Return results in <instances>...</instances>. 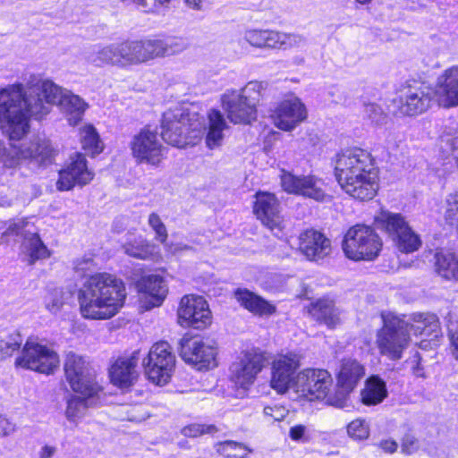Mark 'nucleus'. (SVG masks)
<instances>
[{
	"mask_svg": "<svg viewBox=\"0 0 458 458\" xmlns=\"http://www.w3.org/2000/svg\"><path fill=\"white\" fill-rule=\"evenodd\" d=\"M148 225L155 233V239L161 243H165L168 238V233L160 216L156 212L150 213L148 217Z\"/></svg>",
	"mask_w": 458,
	"mask_h": 458,
	"instance_id": "46",
	"label": "nucleus"
},
{
	"mask_svg": "<svg viewBox=\"0 0 458 458\" xmlns=\"http://www.w3.org/2000/svg\"><path fill=\"white\" fill-rule=\"evenodd\" d=\"M65 416L68 420L76 422L82 419L88 411V403H67Z\"/></svg>",
	"mask_w": 458,
	"mask_h": 458,
	"instance_id": "51",
	"label": "nucleus"
},
{
	"mask_svg": "<svg viewBox=\"0 0 458 458\" xmlns=\"http://www.w3.org/2000/svg\"><path fill=\"white\" fill-rule=\"evenodd\" d=\"M64 304V292L62 289H53L45 297V305L51 313H56Z\"/></svg>",
	"mask_w": 458,
	"mask_h": 458,
	"instance_id": "49",
	"label": "nucleus"
},
{
	"mask_svg": "<svg viewBox=\"0 0 458 458\" xmlns=\"http://www.w3.org/2000/svg\"><path fill=\"white\" fill-rule=\"evenodd\" d=\"M54 149L47 139L35 138L21 147L23 159H30L41 165L50 162Z\"/></svg>",
	"mask_w": 458,
	"mask_h": 458,
	"instance_id": "32",
	"label": "nucleus"
},
{
	"mask_svg": "<svg viewBox=\"0 0 458 458\" xmlns=\"http://www.w3.org/2000/svg\"><path fill=\"white\" fill-rule=\"evenodd\" d=\"M21 159V148H17L10 140L0 141V165L3 168H15Z\"/></svg>",
	"mask_w": 458,
	"mask_h": 458,
	"instance_id": "40",
	"label": "nucleus"
},
{
	"mask_svg": "<svg viewBox=\"0 0 458 458\" xmlns=\"http://www.w3.org/2000/svg\"><path fill=\"white\" fill-rule=\"evenodd\" d=\"M383 326L377 333L376 344L381 355L400 360L410 344L409 323L392 312L381 314Z\"/></svg>",
	"mask_w": 458,
	"mask_h": 458,
	"instance_id": "7",
	"label": "nucleus"
},
{
	"mask_svg": "<svg viewBox=\"0 0 458 458\" xmlns=\"http://www.w3.org/2000/svg\"><path fill=\"white\" fill-rule=\"evenodd\" d=\"M280 179L281 186L287 193L303 196L318 201H323L327 197L323 181L314 175H295L282 170Z\"/></svg>",
	"mask_w": 458,
	"mask_h": 458,
	"instance_id": "17",
	"label": "nucleus"
},
{
	"mask_svg": "<svg viewBox=\"0 0 458 458\" xmlns=\"http://www.w3.org/2000/svg\"><path fill=\"white\" fill-rule=\"evenodd\" d=\"M266 417H270L274 421H280L288 414V409L280 403H273L264 408Z\"/></svg>",
	"mask_w": 458,
	"mask_h": 458,
	"instance_id": "54",
	"label": "nucleus"
},
{
	"mask_svg": "<svg viewBox=\"0 0 458 458\" xmlns=\"http://www.w3.org/2000/svg\"><path fill=\"white\" fill-rule=\"evenodd\" d=\"M217 451L230 458H245L250 452L245 445L234 441H225L220 443Z\"/></svg>",
	"mask_w": 458,
	"mask_h": 458,
	"instance_id": "43",
	"label": "nucleus"
},
{
	"mask_svg": "<svg viewBox=\"0 0 458 458\" xmlns=\"http://www.w3.org/2000/svg\"><path fill=\"white\" fill-rule=\"evenodd\" d=\"M94 178V173L88 167L85 157L76 153L70 157L65 168L60 171L56 187L59 191H70L75 185L84 186Z\"/></svg>",
	"mask_w": 458,
	"mask_h": 458,
	"instance_id": "22",
	"label": "nucleus"
},
{
	"mask_svg": "<svg viewBox=\"0 0 458 458\" xmlns=\"http://www.w3.org/2000/svg\"><path fill=\"white\" fill-rule=\"evenodd\" d=\"M364 115L370 120L371 123L376 124H381L386 120V114L382 108L374 103L365 105Z\"/></svg>",
	"mask_w": 458,
	"mask_h": 458,
	"instance_id": "53",
	"label": "nucleus"
},
{
	"mask_svg": "<svg viewBox=\"0 0 458 458\" xmlns=\"http://www.w3.org/2000/svg\"><path fill=\"white\" fill-rule=\"evenodd\" d=\"M8 235H21V253L26 256L29 264L32 265L37 260L47 259L50 252L41 241L38 228L33 222L21 218L9 223L6 230L2 233L1 241L4 242Z\"/></svg>",
	"mask_w": 458,
	"mask_h": 458,
	"instance_id": "12",
	"label": "nucleus"
},
{
	"mask_svg": "<svg viewBox=\"0 0 458 458\" xmlns=\"http://www.w3.org/2000/svg\"><path fill=\"white\" fill-rule=\"evenodd\" d=\"M64 374L71 388L85 399L106 397L102 386L97 380V374L89 362L73 352L66 354Z\"/></svg>",
	"mask_w": 458,
	"mask_h": 458,
	"instance_id": "8",
	"label": "nucleus"
},
{
	"mask_svg": "<svg viewBox=\"0 0 458 458\" xmlns=\"http://www.w3.org/2000/svg\"><path fill=\"white\" fill-rule=\"evenodd\" d=\"M411 363L412 372L416 377H425L424 369L421 366V357L419 353H416L412 357Z\"/></svg>",
	"mask_w": 458,
	"mask_h": 458,
	"instance_id": "57",
	"label": "nucleus"
},
{
	"mask_svg": "<svg viewBox=\"0 0 458 458\" xmlns=\"http://www.w3.org/2000/svg\"><path fill=\"white\" fill-rule=\"evenodd\" d=\"M332 386V376L326 369H306L296 377V392L306 401L324 400Z\"/></svg>",
	"mask_w": 458,
	"mask_h": 458,
	"instance_id": "15",
	"label": "nucleus"
},
{
	"mask_svg": "<svg viewBox=\"0 0 458 458\" xmlns=\"http://www.w3.org/2000/svg\"><path fill=\"white\" fill-rule=\"evenodd\" d=\"M161 129V136L165 142L184 148L199 140L205 127L198 112L177 106L164 113Z\"/></svg>",
	"mask_w": 458,
	"mask_h": 458,
	"instance_id": "5",
	"label": "nucleus"
},
{
	"mask_svg": "<svg viewBox=\"0 0 458 458\" xmlns=\"http://www.w3.org/2000/svg\"><path fill=\"white\" fill-rule=\"evenodd\" d=\"M180 345L182 359L197 369L200 370L216 366L217 347L213 340L198 336L183 337Z\"/></svg>",
	"mask_w": 458,
	"mask_h": 458,
	"instance_id": "14",
	"label": "nucleus"
},
{
	"mask_svg": "<svg viewBox=\"0 0 458 458\" xmlns=\"http://www.w3.org/2000/svg\"><path fill=\"white\" fill-rule=\"evenodd\" d=\"M308 312L313 319L329 328H334L340 323V311L332 300L318 299L311 302Z\"/></svg>",
	"mask_w": 458,
	"mask_h": 458,
	"instance_id": "30",
	"label": "nucleus"
},
{
	"mask_svg": "<svg viewBox=\"0 0 458 458\" xmlns=\"http://www.w3.org/2000/svg\"><path fill=\"white\" fill-rule=\"evenodd\" d=\"M267 83L250 81L240 89H227L221 96L222 107L230 122L250 123L257 117V106Z\"/></svg>",
	"mask_w": 458,
	"mask_h": 458,
	"instance_id": "6",
	"label": "nucleus"
},
{
	"mask_svg": "<svg viewBox=\"0 0 458 458\" xmlns=\"http://www.w3.org/2000/svg\"><path fill=\"white\" fill-rule=\"evenodd\" d=\"M148 416H145V415H139V416H132L131 417L129 420H136V421H141V420H144L146 418H148Z\"/></svg>",
	"mask_w": 458,
	"mask_h": 458,
	"instance_id": "63",
	"label": "nucleus"
},
{
	"mask_svg": "<svg viewBox=\"0 0 458 458\" xmlns=\"http://www.w3.org/2000/svg\"><path fill=\"white\" fill-rule=\"evenodd\" d=\"M446 319L452 354L458 360V318L452 314H448Z\"/></svg>",
	"mask_w": 458,
	"mask_h": 458,
	"instance_id": "48",
	"label": "nucleus"
},
{
	"mask_svg": "<svg viewBox=\"0 0 458 458\" xmlns=\"http://www.w3.org/2000/svg\"><path fill=\"white\" fill-rule=\"evenodd\" d=\"M17 429L16 424L0 415V437H8Z\"/></svg>",
	"mask_w": 458,
	"mask_h": 458,
	"instance_id": "56",
	"label": "nucleus"
},
{
	"mask_svg": "<svg viewBox=\"0 0 458 458\" xmlns=\"http://www.w3.org/2000/svg\"><path fill=\"white\" fill-rule=\"evenodd\" d=\"M52 105H59L70 125H77L88 105L78 95L50 80L30 75L25 85L14 83L0 89V130L11 140H20L30 130V118L42 119Z\"/></svg>",
	"mask_w": 458,
	"mask_h": 458,
	"instance_id": "1",
	"label": "nucleus"
},
{
	"mask_svg": "<svg viewBox=\"0 0 458 458\" xmlns=\"http://www.w3.org/2000/svg\"><path fill=\"white\" fill-rule=\"evenodd\" d=\"M409 331L417 335L437 337L440 331L437 317L432 313H415L411 318Z\"/></svg>",
	"mask_w": 458,
	"mask_h": 458,
	"instance_id": "33",
	"label": "nucleus"
},
{
	"mask_svg": "<svg viewBox=\"0 0 458 458\" xmlns=\"http://www.w3.org/2000/svg\"><path fill=\"white\" fill-rule=\"evenodd\" d=\"M364 367L356 360L344 359L342 360L337 375V386L344 393L352 392L360 379L364 376Z\"/></svg>",
	"mask_w": 458,
	"mask_h": 458,
	"instance_id": "31",
	"label": "nucleus"
},
{
	"mask_svg": "<svg viewBox=\"0 0 458 458\" xmlns=\"http://www.w3.org/2000/svg\"><path fill=\"white\" fill-rule=\"evenodd\" d=\"M204 124L203 136L205 135L206 146L209 149H215L222 146L225 138V131L227 129L226 122L220 111L211 109L208 113V125L204 117L200 116Z\"/></svg>",
	"mask_w": 458,
	"mask_h": 458,
	"instance_id": "28",
	"label": "nucleus"
},
{
	"mask_svg": "<svg viewBox=\"0 0 458 458\" xmlns=\"http://www.w3.org/2000/svg\"><path fill=\"white\" fill-rule=\"evenodd\" d=\"M335 174L343 191L355 199H372L378 191V170L372 155L352 148L338 155Z\"/></svg>",
	"mask_w": 458,
	"mask_h": 458,
	"instance_id": "4",
	"label": "nucleus"
},
{
	"mask_svg": "<svg viewBox=\"0 0 458 458\" xmlns=\"http://www.w3.org/2000/svg\"><path fill=\"white\" fill-rule=\"evenodd\" d=\"M133 157L139 163L157 165L165 157V148L156 131L148 127L135 134L130 143Z\"/></svg>",
	"mask_w": 458,
	"mask_h": 458,
	"instance_id": "16",
	"label": "nucleus"
},
{
	"mask_svg": "<svg viewBox=\"0 0 458 458\" xmlns=\"http://www.w3.org/2000/svg\"><path fill=\"white\" fill-rule=\"evenodd\" d=\"M185 48V43L178 39L125 40L95 46L87 54L86 60L99 68L111 65L127 69L157 57L181 53Z\"/></svg>",
	"mask_w": 458,
	"mask_h": 458,
	"instance_id": "2",
	"label": "nucleus"
},
{
	"mask_svg": "<svg viewBox=\"0 0 458 458\" xmlns=\"http://www.w3.org/2000/svg\"><path fill=\"white\" fill-rule=\"evenodd\" d=\"M56 453V447L46 445L38 452L39 458H53Z\"/></svg>",
	"mask_w": 458,
	"mask_h": 458,
	"instance_id": "60",
	"label": "nucleus"
},
{
	"mask_svg": "<svg viewBox=\"0 0 458 458\" xmlns=\"http://www.w3.org/2000/svg\"><path fill=\"white\" fill-rule=\"evenodd\" d=\"M22 343L21 335L19 333H13L0 340V354L3 358L11 356L17 351Z\"/></svg>",
	"mask_w": 458,
	"mask_h": 458,
	"instance_id": "47",
	"label": "nucleus"
},
{
	"mask_svg": "<svg viewBox=\"0 0 458 458\" xmlns=\"http://www.w3.org/2000/svg\"><path fill=\"white\" fill-rule=\"evenodd\" d=\"M276 30H248L244 33V39L257 48L275 49Z\"/></svg>",
	"mask_w": 458,
	"mask_h": 458,
	"instance_id": "37",
	"label": "nucleus"
},
{
	"mask_svg": "<svg viewBox=\"0 0 458 458\" xmlns=\"http://www.w3.org/2000/svg\"><path fill=\"white\" fill-rule=\"evenodd\" d=\"M137 288L145 296L147 309L160 306L168 293L164 277L156 274L142 276L137 283Z\"/></svg>",
	"mask_w": 458,
	"mask_h": 458,
	"instance_id": "26",
	"label": "nucleus"
},
{
	"mask_svg": "<svg viewBox=\"0 0 458 458\" xmlns=\"http://www.w3.org/2000/svg\"><path fill=\"white\" fill-rule=\"evenodd\" d=\"M178 319L183 327L202 329L211 324V311L203 297L185 295L180 302Z\"/></svg>",
	"mask_w": 458,
	"mask_h": 458,
	"instance_id": "19",
	"label": "nucleus"
},
{
	"mask_svg": "<svg viewBox=\"0 0 458 458\" xmlns=\"http://www.w3.org/2000/svg\"><path fill=\"white\" fill-rule=\"evenodd\" d=\"M305 45L306 38L302 35L276 30L275 49L287 50L300 48L303 47Z\"/></svg>",
	"mask_w": 458,
	"mask_h": 458,
	"instance_id": "42",
	"label": "nucleus"
},
{
	"mask_svg": "<svg viewBox=\"0 0 458 458\" xmlns=\"http://www.w3.org/2000/svg\"><path fill=\"white\" fill-rule=\"evenodd\" d=\"M60 365L57 352L51 347L33 339L25 343L21 355L15 360V366L38 373L53 374Z\"/></svg>",
	"mask_w": 458,
	"mask_h": 458,
	"instance_id": "10",
	"label": "nucleus"
},
{
	"mask_svg": "<svg viewBox=\"0 0 458 458\" xmlns=\"http://www.w3.org/2000/svg\"><path fill=\"white\" fill-rule=\"evenodd\" d=\"M138 352L130 357L117 359L109 369V377L112 384L122 390H129L137 381L139 373L137 365Z\"/></svg>",
	"mask_w": 458,
	"mask_h": 458,
	"instance_id": "24",
	"label": "nucleus"
},
{
	"mask_svg": "<svg viewBox=\"0 0 458 458\" xmlns=\"http://www.w3.org/2000/svg\"><path fill=\"white\" fill-rule=\"evenodd\" d=\"M166 251H168L169 253L171 254H176L180 251H182V250H189L190 247L186 244H182V243H173V242H167V241L165 242V243H162Z\"/></svg>",
	"mask_w": 458,
	"mask_h": 458,
	"instance_id": "58",
	"label": "nucleus"
},
{
	"mask_svg": "<svg viewBox=\"0 0 458 458\" xmlns=\"http://www.w3.org/2000/svg\"><path fill=\"white\" fill-rule=\"evenodd\" d=\"M438 105L444 107L458 106V65L443 72L437 78Z\"/></svg>",
	"mask_w": 458,
	"mask_h": 458,
	"instance_id": "27",
	"label": "nucleus"
},
{
	"mask_svg": "<svg viewBox=\"0 0 458 458\" xmlns=\"http://www.w3.org/2000/svg\"><path fill=\"white\" fill-rule=\"evenodd\" d=\"M379 446L386 453L393 454L397 449V443L394 440L386 439L379 443Z\"/></svg>",
	"mask_w": 458,
	"mask_h": 458,
	"instance_id": "59",
	"label": "nucleus"
},
{
	"mask_svg": "<svg viewBox=\"0 0 458 458\" xmlns=\"http://www.w3.org/2000/svg\"><path fill=\"white\" fill-rule=\"evenodd\" d=\"M397 249L404 253H411L419 250L421 241L417 233L411 228L407 232L401 233L398 237L393 240Z\"/></svg>",
	"mask_w": 458,
	"mask_h": 458,
	"instance_id": "41",
	"label": "nucleus"
},
{
	"mask_svg": "<svg viewBox=\"0 0 458 458\" xmlns=\"http://www.w3.org/2000/svg\"><path fill=\"white\" fill-rule=\"evenodd\" d=\"M126 295L122 279L106 272L94 274L86 278L78 291L81 314L87 319H109L123 307Z\"/></svg>",
	"mask_w": 458,
	"mask_h": 458,
	"instance_id": "3",
	"label": "nucleus"
},
{
	"mask_svg": "<svg viewBox=\"0 0 458 458\" xmlns=\"http://www.w3.org/2000/svg\"><path fill=\"white\" fill-rule=\"evenodd\" d=\"M376 221L392 241L398 237L401 233H405L411 228L405 218L397 213L382 211L376 217Z\"/></svg>",
	"mask_w": 458,
	"mask_h": 458,
	"instance_id": "34",
	"label": "nucleus"
},
{
	"mask_svg": "<svg viewBox=\"0 0 458 458\" xmlns=\"http://www.w3.org/2000/svg\"><path fill=\"white\" fill-rule=\"evenodd\" d=\"M307 109L297 97L281 101L271 114L276 127L291 131L307 118Z\"/></svg>",
	"mask_w": 458,
	"mask_h": 458,
	"instance_id": "21",
	"label": "nucleus"
},
{
	"mask_svg": "<svg viewBox=\"0 0 458 458\" xmlns=\"http://www.w3.org/2000/svg\"><path fill=\"white\" fill-rule=\"evenodd\" d=\"M185 4L191 9L200 10L202 1L201 0H184Z\"/></svg>",
	"mask_w": 458,
	"mask_h": 458,
	"instance_id": "62",
	"label": "nucleus"
},
{
	"mask_svg": "<svg viewBox=\"0 0 458 458\" xmlns=\"http://www.w3.org/2000/svg\"><path fill=\"white\" fill-rule=\"evenodd\" d=\"M445 220L451 226L458 228V195L450 196L446 199Z\"/></svg>",
	"mask_w": 458,
	"mask_h": 458,
	"instance_id": "50",
	"label": "nucleus"
},
{
	"mask_svg": "<svg viewBox=\"0 0 458 458\" xmlns=\"http://www.w3.org/2000/svg\"><path fill=\"white\" fill-rule=\"evenodd\" d=\"M142 365L148 379L157 385L166 384L175 367V356L167 342H158L152 345Z\"/></svg>",
	"mask_w": 458,
	"mask_h": 458,
	"instance_id": "13",
	"label": "nucleus"
},
{
	"mask_svg": "<svg viewBox=\"0 0 458 458\" xmlns=\"http://www.w3.org/2000/svg\"><path fill=\"white\" fill-rule=\"evenodd\" d=\"M435 271L445 280L458 281V258L450 251H437L435 254Z\"/></svg>",
	"mask_w": 458,
	"mask_h": 458,
	"instance_id": "36",
	"label": "nucleus"
},
{
	"mask_svg": "<svg viewBox=\"0 0 458 458\" xmlns=\"http://www.w3.org/2000/svg\"><path fill=\"white\" fill-rule=\"evenodd\" d=\"M217 431L215 425L192 424L182 429V434L189 437H197L202 434H214Z\"/></svg>",
	"mask_w": 458,
	"mask_h": 458,
	"instance_id": "52",
	"label": "nucleus"
},
{
	"mask_svg": "<svg viewBox=\"0 0 458 458\" xmlns=\"http://www.w3.org/2000/svg\"><path fill=\"white\" fill-rule=\"evenodd\" d=\"M300 366L301 355L298 353L290 352L276 356L271 368V388L277 394L286 393Z\"/></svg>",
	"mask_w": 458,
	"mask_h": 458,
	"instance_id": "20",
	"label": "nucleus"
},
{
	"mask_svg": "<svg viewBox=\"0 0 458 458\" xmlns=\"http://www.w3.org/2000/svg\"><path fill=\"white\" fill-rule=\"evenodd\" d=\"M80 139L82 148L88 155L94 157L103 151L104 146L93 125L87 124L81 127L80 129Z\"/></svg>",
	"mask_w": 458,
	"mask_h": 458,
	"instance_id": "38",
	"label": "nucleus"
},
{
	"mask_svg": "<svg viewBox=\"0 0 458 458\" xmlns=\"http://www.w3.org/2000/svg\"><path fill=\"white\" fill-rule=\"evenodd\" d=\"M234 298L241 306L254 315L264 317L276 312V307L273 303L248 289H237L234 292Z\"/></svg>",
	"mask_w": 458,
	"mask_h": 458,
	"instance_id": "29",
	"label": "nucleus"
},
{
	"mask_svg": "<svg viewBox=\"0 0 458 458\" xmlns=\"http://www.w3.org/2000/svg\"><path fill=\"white\" fill-rule=\"evenodd\" d=\"M266 357L262 352L249 351L234 361L231 368V379L235 385L245 391L249 386L253 384L258 374L266 365Z\"/></svg>",
	"mask_w": 458,
	"mask_h": 458,
	"instance_id": "18",
	"label": "nucleus"
},
{
	"mask_svg": "<svg viewBox=\"0 0 458 458\" xmlns=\"http://www.w3.org/2000/svg\"><path fill=\"white\" fill-rule=\"evenodd\" d=\"M254 214L270 230L280 229L283 224L280 203L275 194L257 192L253 208Z\"/></svg>",
	"mask_w": 458,
	"mask_h": 458,
	"instance_id": "23",
	"label": "nucleus"
},
{
	"mask_svg": "<svg viewBox=\"0 0 458 458\" xmlns=\"http://www.w3.org/2000/svg\"><path fill=\"white\" fill-rule=\"evenodd\" d=\"M355 3L360 4V5H369L374 0H354Z\"/></svg>",
	"mask_w": 458,
	"mask_h": 458,
	"instance_id": "64",
	"label": "nucleus"
},
{
	"mask_svg": "<svg viewBox=\"0 0 458 458\" xmlns=\"http://www.w3.org/2000/svg\"><path fill=\"white\" fill-rule=\"evenodd\" d=\"M360 401H383L387 397L386 383L378 376H371L365 382Z\"/></svg>",
	"mask_w": 458,
	"mask_h": 458,
	"instance_id": "39",
	"label": "nucleus"
},
{
	"mask_svg": "<svg viewBox=\"0 0 458 458\" xmlns=\"http://www.w3.org/2000/svg\"><path fill=\"white\" fill-rule=\"evenodd\" d=\"M418 448V439L412 435H405L402 443V452L407 454H411L417 451Z\"/></svg>",
	"mask_w": 458,
	"mask_h": 458,
	"instance_id": "55",
	"label": "nucleus"
},
{
	"mask_svg": "<svg viewBox=\"0 0 458 458\" xmlns=\"http://www.w3.org/2000/svg\"><path fill=\"white\" fill-rule=\"evenodd\" d=\"M437 102L438 89L427 82L413 81L403 87L399 99V110L404 115H417L428 111Z\"/></svg>",
	"mask_w": 458,
	"mask_h": 458,
	"instance_id": "11",
	"label": "nucleus"
},
{
	"mask_svg": "<svg viewBox=\"0 0 458 458\" xmlns=\"http://www.w3.org/2000/svg\"><path fill=\"white\" fill-rule=\"evenodd\" d=\"M383 242L377 233L370 226L355 225L345 233L342 248L344 255L352 260H373L380 253Z\"/></svg>",
	"mask_w": 458,
	"mask_h": 458,
	"instance_id": "9",
	"label": "nucleus"
},
{
	"mask_svg": "<svg viewBox=\"0 0 458 458\" xmlns=\"http://www.w3.org/2000/svg\"><path fill=\"white\" fill-rule=\"evenodd\" d=\"M441 146L442 154L447 159L446 164L455 165L458 168V134L454 137H448L443 140Z\"/></svg>",
	"mask_w": 458,
	"mask_h": 458,
	"instance_id": "45",
	"label": "nucleus"
},
{
	"mask_svg": "<svg viewBox=\"0 0 458 458\" xmlns=\"http://www.w3.org/2000/svg\"><path fill=\"white\" fill-rule=\"evenodd\" d=\"M305 432V427L302 425H298L291 428L290 429V437L293 440L298 441L300 440Z\"/></svg>",
	"mask_w": 458,
	"mask_h": 458,
	"instance_id": "61",
	"label": "nucleus"
},
{
	"mask_svg": "<svg viewBox=\"0 0 458 458\" xmlns=\"http://www.w3.org/2000/svg\"><path fill=\"white\" fill-rule=\"evenodd\" d=\"M347 434L355 441L365 440L369 437V426L364 420H354L348 424Z\"/></svg>",
	"mask_w": 458,
	"mask_h": 458,
	"instance_id": "44",
	"label": "nucleus"
},
{
	"mask_svg": "<svg viewBox=\"0 0 458 458\" xmlns=\"http://www.w3.org/2000/svg\"><path fill=\"white\" fill-rule=\"evenodd\" d=\"M299 249L309 260L318 261L331 253V241L322 233L310 229L300 234Z\"/></svg>",
	"mask_w": 458,
	"mask_h": 458,
	"instance_id": "25",
	"label": "nucleus"
},
{
	"mask_svg": "<svg viewBox=\"0 0 458 458\" xmlns=\"http://www.w3.org/2000/svg\"><path fill=\"white\" fill-rule=\"evenodd\" d=\"M123 249L127 255L139 259H157L160 258L157 245L141 237L124 243Z\"/></svg>",
	"mask_w": 458,
	"mask_h": 458,
	"instance_id": "35",
	"label": "nucleus"
}]
</instances>
